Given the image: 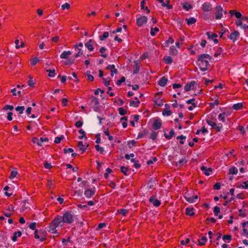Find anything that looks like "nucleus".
<instances>
[{
    "label": "nucleus",
    "mask_w": 248,
    "mask_h": 248,
    "mask_svg": "<svg viewBox=\"0 0 248 248\" xmlns=\"http://www.w3.org/2000/svg\"><path fill=\"white\" fill-rule=\"evenodd\" d=\"M147 185L149 189H155V186L156 185L155 179H151V180H150L148 182Z\"/></svg>",
    "instance_id": "nucleus-17"
},
{
    "label": "nucleus",
    "mask_w": 248,
    "mask_h": 248,
    "mask_svg": "<svg viewBox=\"0 0 248 248\" xmlns=\"http://www.w3.org/2000/svg\"><path fill=\"white\" fill-rule=\"evenodd\" d=\"M184 198L189 203H194L195 202V200H193V197H187L186 196H184Z\"/></svg>",
    "instance_id": "nucleus-54"
},
{
    "label": "nucleus",
    "mask_w": 248,
    "mask_h": 248,
    "mask_svg": "<svg viewBox=\"0 0 248 248\" xmlns=\"http://www.w3.org/2000/svg\"><path fill=\"white\" fill-rule=\"evenodd\" d=\"M128 171V169L127 168L124 167V166H122L121 167V171L125 175H127V171Z\"/></svg>",
    "instance_id": "nucleus-53"
},
{
    "label": "nucleus",
    "mask_w": 248,
    "mask_h": 248,
    "mask_svg": "<svg viewBox=\"0 0 248 248\" xmlns=\"http://www.w3.org/2000/svg\"><path fill=\"white\" fill-rule=\"evenodd\" d=\"M119 113L121 115H124L126 113V111L123 108H119Z\"/></svg>",
    "instance_id": "nucleus-59"
},
{
    "label": "nucleus",
    "mask_w": 248,
    "mask_h": 248,
    "mask_svg": "<svg viewBox=\"0 0 248 248\" xmlns=\"http://www.w3.org/2000/svg\"><path fill=\"white\" fill-rule=\"evenodd\" d=\"M71 52L70 51H64L60 56V58L62 59H67L69 56L71 54Z\"/></svg>",
    "instance_id": "nucleus-18"
},
{
    "label": "nucleus",
    "mask_w": 248,
    "mask_h": 248,
    "mask_svg": "<svg viewBox=\"0 0 248 248\" xmlns=\"http://www.w3.org/2000/svg\"><path fill=\"white\" fill-rule=\"evenodd\" d=\"M107 50V48L104 47V46H103V47H101V48L99 50V52L101 53V56L103 57V58H107V56H108V55L106 53H104V52H105V51Z\"/></svg>",
    "instance_id": "nucleus-31"
},
{
    "label": "nucleus",
    "mask_w": 248,
    "mask_h": 248,
    "mask_svg": "<svg viewBox=\"0 0 248 248\" xmlns=\"http://www.w3.org/2000/svg\"><path fill=\"white\" fill-rule=\"evenodd\" d=\"M125 80V78L123 76L121 78L120 80H117L116 82V84L117 85L120 86L121 85V84L124 82Z\"/></svg>",
    "instance_id": "nucleus-57"
},
{
    "label": "nucleus",
    "mask_w": 248,
    "mask_h": 248,
    "mask_svg": "<svg viewBox=\"0 0 248 248\" xmlns=\"http://www.w3.org/2000/svg\"><path fill=\"white\" fill-rule=\"evenodd\" d=\"M206 34L209 39H213L217 37V34L215 33H211L210 31L206 32Z\"/></svg>",
    "instance_id": "nucleus-34"
},
{
    "label": "nucleus",
    "mask_w": 248,
    "mask_h": 248,
    "mask_svg": "<svg viewBox=\"0 0 248 248\" xmlns=\"http://www.w3.org/2000/svg\"><path fill=\"white\" fill-rule=\"evenodd\" d=\"M164 62L167 64H170L172 62V59L170 56H165L163 58Z\"/></svg>",
    "instance_id": "nucleus-26"
},
{
    "label": "nucleus",
    "mask_w": 248,
    "mask_h": 248,
    "mask_svg": "<svg viewBox=\"0 0 248 248\" xmlns=\"http://www.w3.org/2000/svg\"><path fill=\"white\" fill-rule=\"evenodd\" d=\"M243 104L242 103H238L233 104L232 108L234 110H240L243 108Z\"/></svg>",
    "instance_id": "nucleus-27"
},
{
    "label": "nucleus",
    "mask_w": 248,
    "mask_h": 248,
    "mask_svg": "<svg viewBox=\"0 0 248 248\" xmlns=\"http://www.w3.org/2000/svg\"><path fill=\"white\" fill-rule=\"evenodd\" d=\"M176 139L180 140V143L182 145L184 144V140L186 139V137L182 135L180 136H177Z\"/></svg>",
    "instance_id": "nucleus-40"
},
{
    "label": "nucleus",
    "mask_w": 248,
    "mask_h": 248,
    "mask_svg": "<svg viewBox=\"0 0 248 248\" xmlns=\"http://www.w3.org/2000/svg\"><path fill=\"white\" fill-rule=\"evenodd\" d=\"M195 100V99L194 98H193L192 99L187 100L186 101V102L188 104H191L192 105V106H193L194 108H195L197 106V104L195 102H194Z\"/></svg>",
    "instance_id": "nucleus-49"
},
{
    "label": "nucleus",
    "mask_w": 248,
    "mask_h": 248,
    "mask_svg": "<svg viewBox=\"0 0 248 248\" xmlns=\"http://www.w3.org/2000/svg\"><path fill=\"white\" fill-rule=\"evenodd\" d=\"M168 81V78L164 76L162 77L158 81V85L161 87H164Z\"/></svg>",
    "instance_id": "nucleus-16"
},
{
    "label": "nucleus",
    "mask_w": 248,
    "mask_h": 248,
    "mask_svg": "<svg viewBox=\"0 0 248 248\" xmlns=\"http://www.w3.org/2000/svg\"><path fill=\"white\" fill-rule=\"evenodd\" d=\"M226 116V113L223 112L221 114H219L218 118L219 120V121H221L223 123H224L225 122V118Z\"/></svg>",
    "instance_id": "nucleus-33"
},
{
    "label": "nucleus",
    "mask_w": 248,
    "mask_h": 248,
    "mask_svg": "<svg viewBox=\"0 0 248 248\" xmlns=\"http://www.w3.org/2000/svg\"><path fill=\"white\" fill-rule=\"evenodd\" d=\"M157 1L161 3V6L162 7H166L168 9H170L172 8V6L169 4V3L170 2L169 0H167L165 2L164 1V0H157Z\"/></svg>",
    "instance_id": "nucleus-10"
},
{
    "label": "nucleus",
    "mask_w": 248,
    "mask_h": 248,
    "mask_svg": "<svg viewBox=\"0 0 248 248\" xmlns=\"http://www.w3.org/2000/svg\"><path fill=\"white\" fill-rule=\"evenodd\" d=\"M79 133L82 134L81 136H79L78 138L79 139H83L84 138H86V133L82 129H80L78 131Z\"/></svg>",
    "instance_id": "nucleus-52"
},
{
    "label": "nucleus",
    "mask_w": 248,
    "mask_h": 248,
    "mask_svg": "<svg viewBox=\"0 0 248 248\" xmlns=\"http://www.w3.org/2000/svg\"><path fill=\"white\" fill-rule=\"evenodd\" d=\"M145 3V0H142L140 2V7H141V9H143V10H146L147 11V13L148 14L150 13V10L148 9V8L147 7H145L144 6V4Z\"/></svg>",
    "instance_id": "nucleus-38"
},
{
    "label": "nucleus",
    "mask_w": 248,
    "mask_h": 248,
    "mask_svg": "<svg viewBox=\"0 0 248 248\" xmlns=\"http://www.w3.org/2000/svg\"><path fill=\"white\" fill-rule=\"evenodd\" d=\"M149 124H161V123L158 118H154L150 120Z\"/></svg>",
    "instance_id": "nucleus-25"
},
{
    "label": "nucleus",
    "mask_w": 248,
    "mask_h": 248,
    "mask_svg": "<svg viewBox=\"0 0 248 248\" xmlns=\"http://www.w3.org/2000/svg\"><path fill=\"white\" fill-rule=\"evenodd\" d=\"M109 36V33L108 31H105L103 33V35L99 36V39L101 41L104 40L107 38Z\"/></svg>",
    "instance_id": "nucleus-43"
},
{
    "label": "nucleus",
    "mask_w": 248,
    "mask_h": 248,
    "mask_svg": "<svg viewBox=\"0 0 248 248\" xmlns=\"http://www.w3.org/2000/svg\"><path fill=\"white\" fill-rule=\"evenodd\" d=\"M59 226L62 227V224H61V223L60 218H58L57 216H56L47 227L46 229L49 232L56 234L57 236H59L60 233L58 232L56 229Z\"/></svg>",
    "instance_id": "nucleus-3"
},
{
    "label": "nucleus",
    "mask_w": 248,
    "mask_h": 248,
    "mask_svg": "<svg viewBox=\"0 0 248 248\" xmlns=\"http://www.w3.org/2000/svg\"><path fill=\"white\" fill-rule=\"evenodd\" d=\"M91 102L92 103H94V105H99V104L98 99L93 96H92L91 99Z\"/></svg>",
    "instance_id": "nucleus-51"
},
{
    "label": "nucleus",
    "mask_w": 248,
    "mask_h": 248,
    "mask_svg": "<svg viewBox=\"0 0 248 248\" xmlns=\"http://www.w3.org/2000/svg\"><path fill=\"white\" fill-rule=\"evenodd\" d=\"M107 69L110 70L111 77L114 76V74H116L118 73V70L115 68V66L114 64H109L107 67Z\"/></svg>",
    "instance_id": "nucleus-9"
},
{
    "label": "nucleus",
    "mask_w": 248,
    "mask_h": 248,
    "mask_svg": "<svg viewBox=\"0 0 248 248\" xmlns=\"http://www.w3.org/2000/svg\"><path fill=\"white\" fill-rule=\"evenodd\" d=\"M159 31V29L157 27H155L154 28H151V31L150 34L152 36H154L155 35V32H158Z\"/></svg>",
    "instance_id": "nucleus-42"
},
{
    "label": "nucleus",
    "mask_w": 248,
    "mask_h": 248,
    "mask_svg": "<svg viewBox=\"0 0 248 248\" xmlns=\"http://www.w3.org/2000/svg\"><path fill=\"white\" fill-rule=\"evenodd\" d=\"M243 232L244 234L248 237V222L243 223Z\"/></svg>",
    "instance_id": "nucleus-22"
},
{
    "label": "nucleus",
    "mask_w": 248,
    "mask_h": 248,
    "mask_svg": "<svg viewBox=\"0 0 248 248\" xmlns=\"http://www.w3.org/2000/svg\"><path fill=\"white\" fill-rule=\"evenodd\" d=\"M201 170L204 171V174L207 176H209L210 175V172L212 171L211 168H207V167L204 166H203L201 167Z\"/></svg>",
    "instance_id": "nucleus-21"
},
{
    "label": "nucleus",
    "mask_w": 248,
    "mask_h": 248,
    "mask_svg": "<svg viewBox=\"0 0 248 248\" xmlns=\"http://www.w3.org/2000/svg\"><path fill=\"white\" fill-rule=\"evenodd\" d=\"M196 84V82L195 81H191L189 83H187L185 86V91L186 92L189 91L192 87H194Z\"/></svg>",
    "instance_id": "nucleus-11"
},
{
    "label": "nucleus",
    "mask_w": 248,
    "mask_h": 248,
    "mask_svg": "<svg viewBox=\"0 0 248 248\" xmlns=\"http://www.w3.org/2000/svg\"><path fill=\"white\" fill-rule=\"evenodd\" d=\"M85 144H84L82 141H79L78 144V148L81 154H83L85 151Z\"/></svg>",
    "instance_id": "nucleus-14"
},
{
    "label": "nucleus",
    "mask_w": 248,
    "mask_h": 248,
    "mask_svg": "<svg viewBox=\"0 0 248 248\" xmlns=\"http://www.w3.org/2000/svg\"><path fill=\"white\" fill-rule=\"evenodd\" d=\"M175 133L173 129L171 130L169 134H167L165 133L164 134V137L167 139V140H170L174 136Z\"/></svg>",
    "instance_id": "nucleus-24"
},
{
    "label": "nucleus",
    "mask_w": 248,
    "mask_h": 248,
    "mask_svg": "<svg viewBox=\"0 0 248 248\" xmlns=\"http://www.w3.org/2000/svg\"><path fill=\"white\" fill-rule=\"evenodd\" d=\"M216 19H219L222 16L223 9L220 5H218L216 7Z\"/></svg>",
    "instance_id": "nucleus-5"
},
{
    "label": "nucleus",
    "mask_w": 248,
    "mask_h": 248,
    "mask_svg": "<svg viewBox=\"0 0 248 248\" xmlns=\"http://www.w3.org/2000/svg\"><path fill=\"white\" fill-rule=\"evenodd\" d=\"M94 189V188H93ZM95 194V190L89 188L85 189L84 195L87 198H90Z\"/></svg>",
    "instance_id": "nucleus-7"
},
{
    "label": "nucleus",
    "mask_w": 248,
    "mask_h": 248,
    "mask_svg": "<svg viewBox=\"0 0 248 248\" xmlns=\"http://www.w3.org/2000/svg\"><path fill=\"white\" fill-rule=\"evenodd\" d=\"M219 104V102L218 101V99H216L214 102H211V103H209V105L212 107V108H214L215 106L216 105H218V104Z\"/></svg>",
    "instance_id": "nucleus-63"
},
{
    "label": "nucleus",
    "mask_w": 248,
    "mask_h": 248,
    "mask_svg": "<svg viewBox=\"0 0 248 248\" xmlns=\"http://www.w3.org/2000/svg\"><path fill=\"white\" fill-rule=\"evenodd\" d=\"M38 230H35L34 232V237L37 239H39L41 242H43L46 240V237L44 235L42 236H40V235L38 234Z\"/></svg>",
    "instance_id": "nucleus-20"
},
{
    "label": "nucleus",
    "mask_w": 248,
    "mask_h": 248,
    "mask_svg": "<svg viewBox=\"0 0 248 248\" xmlns=\"http://www.w3.org/2000/svg\"><path fill=\"white\" fill-rule=\"evenodd\" d=\"M16 111H18L19 114H22L25 109L24 106H17L15 108Z\"/></svg>",
    "instance_id": "nucleus-44"
},
{
    "label": "nucleus",
    "mask_w": 248,
    "mask_h": 248,
    "mask_svg": "<svg viewBox=\"0 0 248 248\" xmlns=\"http://www.w3.org/2000/svg\"><path fill=\"white\" fill-rule=\"evenodd\" d=\"M17 175V171L16 170V169H14L11 172V174L9 176V178L11 180L13 179L15 177H16Z\"/></svg>",
    "instance_id": "nucleus-36"
},
{
    "label": "nucleus",
    "mask_w": 248,
    "mask_h": 248,
    "mask_svg": "<svg viewBox=\"0 0 248 248\" xmlns=\"http://www.w3.org/2000/svg\"><path fill=\"white\" fill-rule=\"evenodd\" d=\"M58 218H60L61 223L62 224V227L64 224H71L74 222L75 215L71 211H67L65 212L62 216H57Z\"/></svg>",
    "instance_id": "nucleus-2"
},
{
    "label": "nucleus",
    "mask_w": 248,
    "mask_h": 248,
    "mask_svg": "<svg viewBox=\"0 0 248 248\" xmlns=\"http://www.w3.org/2000/svg\"><path fill=\"white\" fill-rule=\"evenodd\" d=\"M222 239L224 242L229 243L231 240V236L230 235H224Z\"/></svg>",
    "instance_id": "nucleus-48"
},
{
    "label": "nucleus",
    "mask_w": 248,
    "mask_h": 248,
    "mask_svg": "<svg viewBox=\"0 0 248 248\" xmlns=\"http://www.w3.org/2000/svg\"><path fill=\"white\" fill-rule=\"evenodd\" d=\"M186 214L190 216H193L195 215L194 212L193 211V208H186Z\"/></svg>",
    "instance_id": "nucleus-46"
},
{
    "label": "nucleus",
    "mask_w": 248,
    "mask_h": 248,
    "mask_svg": "<svg viewBox=\"0 0 248 248\" xmlns=\"http://www.w3.org/2000/svg\"><path fill=\"white\" fill-rule=\"evenodd\" d=\"M14 109V107L13 105H6L4 106V107L3 108V110L4 111H7L8 110H9L10 111L13 110Z\"/></svg>",
    "instance_id": "nucleus-41"
},
{
    "label": "nucleus",
    "mask_w": 248,
    "mask_h": 248,
    "mask_svg": "<svg viewBox=\"0 0 248 248\" xmlns=\"http://www.w3.org/2000/svg\"><path fill=\"white\" fill-rule=\"evenodd\" d=\"M140 116L136 114L130 116V124H135V123H138Z\"/></svg>",
    "instance_id": "nucleus-15"
},
{
    "label": "nucleus",
    "mask_w": 248,
    "mask_h": 248,
    "mask_svg": "<svg viewBox=\"0 0 248 248\" xmlns=\"http://www.w3.org/2000/svg\"><path fill=\"white\" fill-rule=\"evenodd\" d=\"M238 172V170L236 167H233L229 169V173L232 174H236Z\"/></svg>",
    "instance_id": "nucleus-47"
},
{
    "label": "nucleus",
    "mask_w": 248,
    "mask_h": 248,
    "mask_svg": "<svg viewBox=\"0 0 248 248\" xmlns=\"http://www.w3.org/2000/svg\"><path fill=\"white\" fill-rule=\"evenodd\" d=\"M207 239L205 236H202L200 239L199 240V244L200 246H203L207 242Z\"/></svg>",
    "instance_id": "nucleus-30"
},
{
    "label": "nucleus",
    "mask_w": 248,
    "mask_h": 248,
    "mask_svg": "<svg viewBox=\"0 0 248 248\" xmlns=\"http://www.w3.org/2000/svg\"><path fill=\"white\" fill-rule=\"evenodd\" d=\"M182 6L183 8L186 11H188L189 9L192 8V6L191 4H188L187 2L183 3Z\"/></svg>",
    "instance_id": "nucleus-35"
},
{
    "label": "nucleus",
    "mask_w": 248,
    "mask_h": 248,
    "mask_svg": "<svg viewBox=\"0 0 248 248\" xmlns=\"http://www.w3.org/2000/svg\"><path fill=\"white\" fill-rule=\"evenodd\" d=\"M186 21L187 25L190 26L195 23L196 22L197 19L194 17H191L189 18H186Z\"/></svg>",
    "instance_id": "nucleus-23"
},
{
    "label": "nucleus",
    "mask_w": 248,
    "mask_h": 248,
    "mask_svg": "<svg viewBox=\"0 0 248 248\" xmlns=\"http://www.w3.org/2000/svg\"><path fill=\"white\" fill-rule=\"evenodd\" d=\"M78 50V52L75 55V58H78L80 55L83 54V50L81 48L77 49Z\"/></svg>",
    "instance_id": "nucleus-58"
},
{
    "label": "nucleus",
    "mask_w": 248,
    "mask_h": 248,
    "mask_svg": "<svg viewBox=\"0 0 248 248\" xmlns=\"http://www.w3.org/2000/svg\"><path fill=\"white\" fill-rule=\"evenodd\" d=\"M147 17L145 16H140L137 19V24L139 27H141L144 24L147 23Z\"/></svg>",
    "instance_id": "nucleus-4"
},
{
    "label": "nucleus",
    "mask_w": 248,
    "mask_h": 248,
    "mask_svg": "<svg viewBox=\"0 0 248 248\" xmlns=\"http://www.w3.org/2000/svg\"><path fill=\"white\" fill-rule=\"evenodd\" d=\"M170 52L174 55H176L178 54V50L174 46H172L170 47Z\"/></svg>",
    "instance_id": "nucleus-32"
},
{
    "label": "nucleus",
    "mask_w": 248,
    "mask_h": 248,
    "mask_svg": "<svg viewBox=\"0 0 248 248\" xmlns=\"http://www.w3.org/2000/svg\"><path fill=\"white\" fill-rule=\"evenodd\" d=\"M21 232L20 231L16 232L14 233V235L12 237V240L14 242H16L17 240V238L21 236Z\"/></svg>",
    "instance_id": "nucleus-29"
},
{
    "label": "nucleus",
    "mask_w": 248,
    "mask_h": 248,
    "mask_svg": "<svg viewBox=\"0 0 248 248\" xmlns=\"http://www.w3.org/2000/svg\"><path fill=\"white\" fill-rule=\"evenodd\" d=\"M220 212V208L218 206H215L214 208V213L215 216H217Z\"/></svg>",
    "instance_id": "nucleus-62"
},
{
    "label": "nucleus",
    "mask_w": 248,
    "mask_h": 248,
    "mask_svg": "<svg viewBox=\"0 0 248 248\" xmlns=\"http://www.w3.org/2000/svg\"><path fill=\"white\" fill-rule=\"evenodd\" d=\"M211 7L212 5L209 2H204L202 5V9L205 12L210 11L212 9Z\"/></svg>",
    "instance_id": "nucleus-12"
},
{
    "label": "nucleus",
    "mask_w": 248,
    "mask_h": 248,
    "mask_svg": "<svg viewBox=\"0 0 248 248\" xmlns=\"http://www.w3.org/2000/svg\"><path fill=\"white\" fill-rule=\"evenodd\" d=\"M96 150L102 154H104V148L102 147H100L99 145L97 144L95 146Z\"/></svg>",
    "instance_id": "nucleus-45"
},
{
    "label": "nucleus",
    "mask_w": 248,
    "mask_h": 248,
    "mask_svg": "<svg viewBox=\"0 0 248 248\" xmlns=\"http://www.w3.org/2000/svg\"><path fill=\"white\" fill-rule=\"evenodd\" d=\"M222 51H223L222 48L221 47H219L217 48V51L215 53L214 56L215 57L218 56V55H219L221 54V53L222 52Z\"/></svg>",
    "instance_id": "nucleus-56"
},
{
    "label": "nucleus",
    "mask_w": 248,
    "mask_h": 248,
    "mask_svg": "<svg viewBox=\"0 0 248 248\" xmlns=\"http://www.w3.org/2000/svg\"><path fill=\"white\" fill-rule=\"evenodd\" d=\"M150 202L152 203L154 206L158 207L161 204V202L158 200L155 196H151L149 200Z\"/></svg>",
    "instance_id": "nucleus-8"
},
{
    "label": "nucleus",
    "mask_w": 248,
    "mask_h": 248,
    "mask_svg": "<svg viewBox=\"0 0 248 248\" xmlns=\"http://www.w3.org/2000/svg\"><path fill=\"white\" fill-rule=\"evenodd\" d=\"M239 36L240 33L239 31H235L234 32L231 33L228 38L234 43L239 38Z\"/></svg>",
    "instance_id": "nucleus-6"
},
{
    "label": "nucleus",
    "mask_w": 248,
    "mask_h": 248,
    "mask_svg": "<svg viewBox=\"0 0 248 248\" xmlns=\"http://www.w3.org/2000/svg\"><path fill=\"white\" fill-rule=\"evenodd\" d=\"M85 46L90 51H92L94 49V47L93 46L92 44H90L89 43H86L85 44Z\"/></svg>",
    "instance_id": "nucleus-50"
},
{
    "label": "nucleus",
    "mask_w": 248,
    "mask_h": 248,
    "mask_svg": "<svg viewBox=\"0 0 248 248\" xmlns=\"http://www.w3.org/2000/svg\"><path fill=\"white\" fill-rule=\"evenodd\" d=\"M134 68L133 71V73L134 74H138L140 71V65H139V62L138 61H134Z\"/></svg>",
    "instance_id": "nucleus-19"
},
{
    "label": "nucleus",
    "mask_w": 248,
    "mask_h": 248,
    "mask_svg": "<svg viewBox=\"0 0 248 248\" xmlns=\"http://www.w3.org/2000/svg\"><path fill=\"white\" fill-rule=\"evenodd\" d=\"M165 108L162 112V115L164 116H170L171 114V111L170 110V106L168 104H165Z\"/></svg>",
    "instance_id": "nucleus-13"
},
{
    "label": "nucleus",
    "mask_w": 248,
    "mask_h": 248,
    "mask_svg": "<svg viewBox=\"0 0 248 248\" xmlns=\"http://www.w3.org/2000/svg\"><path fill=\"white\" fill-rule=\"evenodd\" d=\"M117 212L120 214H122L123 216H125L127 214L128 210L122 208L118 210Z\"/></svg>",
    "instance_id": "nucleus-37"
},
{
    "label": "nucleus",
    "mask_w": 248,
    "mask_h": 248,
    "mask_svg": "<svg viewBox=\"0 0 248 248\" xmlns=\"http://www.w3.org/2000/svg\"><path fill=\"white\" fill-rule=\"evenodd\" d=\"M239 188L247 189L248 188V183L247 182H243L239 186Z\"/></svg>",
    "instance_id": "nucleus-55"
},
{
    "label": "nucleus",
    "mask_w": 248,
    "mask_h": 248,
    "mask_svg": "<svg viewBox=\"0 0 248 248\" xmlns=\"http://www.w3.org/2000/svg\"><path fill=\"white\" fill-rule=\"evenodd\" d=\"M46 72H48V76L49 77H51V78L55 77L56 75L55 69L51 70L50 69H47L46 70Z\"/></svg>",
    "instance_id": "nucleus-28"
},
{
    "label": "nucleus",
    "mask_w": 248,
    "mask_h": 248,
    "mask_svg": "<svg viewBox=\"0 0 248 248\" xmlns=\"http://www.w3.org/2000/svg\"><path fill=\"white\" fill-rule=\"evenodd\" d=\"M39 61V60L37 57H34L31 61V64L35 65Z\"/></svg>",
    "instance_id": "nucleus-61"
},
{
    "label": "nucleus",
    "mask_w": 248,
    "mask_h": 248,
    "mask_svg": "<svg viewBox=\"0 0 248 248\" xmlns=\"http://www.w3.org/2000/svg\"><path fill=\"white\" fill-rule=\"evenodd\" d=\"M70 7V4L68 3H65L62 4L61 8L62 10L67 9L68 10Z\"/></svg>",
    "instance_id": "nucleus-64"
},
{
    "label": "nucleus",
    "mask_w": 248,
    "mask_h": 248,
    "mask_svg": "<svg viewBox=\"0 0 248 248\" xmlns=\"http://www.w3.org/2000/svg\"><path fill=\"white\" fill-rule=\"evenodd\" d=\"M140 103V101L139 100H137L136 101H131L130 102V106L135 108H137L139 107Z\"/></svg>",
    "instance_id": "nucleus-39"
},
{
    "label": "nucleus",
    "mask_w": 248,
    "mask_h": 248,
    "mask_svg": "<svg viewBox=\"0 0 248 248\" xmlns=\"http://www.w3.org/2000/svg\"><path fill=\"white\" fill-rule=\"evenodd\" d=\"M157 136V132H153L151 134L150 138L151 139H152L153 140H155L156 139Z\"/></svg>",
    "instance_id": "nucleus-60"
},
{
    "label": "nucleus",
    "mask_w": 248,
    "mask_h": 248,
    "mask_svg": "<svg viewBox=\"0 0 248 248\" xmlns=\"http://www.w3.org/2000/svg\"><path fill=\"white\" fill-rule=\"evenodd\" d=\"M212 59V56L207 54H202L198 57V65L202 71H205L208 70L209 66V61Z\"/></svg>",
    "instance_id": "nucleus-1"
}]
</instances>
